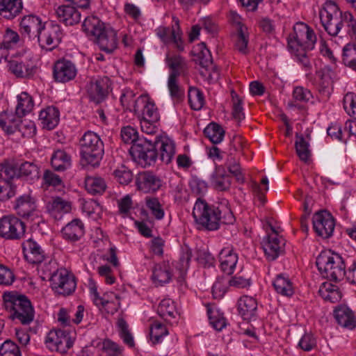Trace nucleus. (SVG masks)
Wrapping results in <instances>:
<instances>
[{
  "label": "nucleus",
  "mask_w": 356,
  "mask_h": 356,
  "mask_svg": "<svg viewBox=\"0 0 356 356\" xmlns=\"http://www.w3.org/2000/svg\"><path fill=\"white\" fill-rule=\"evenodd\" d=\"M39 120L44 128L47 129H54L60 120V112L54 106H47L40 112Z\"/></svg>",
  "instance_id": "nucleus-32"
},
{
  "label": "nucleus",
  "mask_w": 356,
  "mask_h": 356,
  "mask_svg": "<svg viewBox=\"0 0 356 356\" xmlns=\"http://www.w3.org/2000/svg\"><path fill=\"white\" fill-rule=\"evenodd\" d=\"M204 133L210 141L215 144L221 143L225 136L223 129L219 124L213 122L206 127Z\"/></svg>",
  "instance_id": "nucleus-44"
},
{
  "label": "nucleus",
  "mask_w": 356,
  "mask_h": 356,
  "mask_svg": "<svg viewBox=\"0 0 356 356\" xmlns=\"http://www.w3.org/2000/svg\"><path fill=\"white\" fill-rule=\"evenodd\" d=\"M284 239L276 234L268 236L264 238L262 247L268 259L275 260L283 250Z\"/></svg>",
  "instance_id": "nucleus-22"
},
{
  "label": "nucleus",
  "mask_w": 356,
  "mask_h": 356,
  "mask_svg": "<svg viewBox=\"0 0 356 356\" xmlns=\"http://www.w3.org/2000/svg\"><path fill=\"white\" fill-rule=\"evenodd\" d=\"M339 14V8L334 0H326L320 10L321 24L331 36L337 35L342 28Z\"/></svg>",
  "instance_id": "nucleus-7"
},
{
  "label": "nucleus",
  "mask_w": 356,
  "mask_h": 356,
  "mask_svg": "<svg viewBox=\"0 0 356 356\" xmlns=\"http://www.w3.org/2000/svg\"><path fill=\"white\" fill-rule=\"evenodd\" d=\"M343 104L346 112L356 119V95L353 92L347 93L343 97Z\"/></svg>",
  "instance_id": "nucleus-62"
},
{
  "label": "nucleus",
  "mask_w": 356,
  "mask_h": 356,
  "mask_svg": "<svg viewBox=\"0 0 356 356\" xmlns=\"http://www.w3.org/2000/svg\"><path fill=\"white\" fill-rule=\"evenodd\" d=\"M238 254L231 247H227L221 250L219 253V262L221 270L231 275L234 273L238 262Z\"/></svg>",
  "instance_id": "nucleus-25"
},
{
  "label": "nucleus",
  "mask_w": 356,
  "mask_h": 356,
  "mask_svg": "<svg viewBox=\"0 0 356 356\" xmlns=\"http://www.w3.org/2000/svg\"><path fill=\"white\" fill-rule=\"evenodd\" d=\"M83 159L92 166L98 165L104 154V146L100 136L95 132L88 131L81 140Z\"/></svg>",
  "instance_id": "nucleus-5"
},
{
  "label": "nucleus",
  "mask_w": 356,
  "mask_h": 356,
  "mask_svg": "<svg viewBox=\"0 0 356 356\" xmlns=\"http://www.w3.org/2000/svg\"><path fill=\"white\" fill-rule=\"evenodd\" d=\"M172 278V273L168 264L162 263L155 265L153 268L152 280L156 285L168 283Z\"/></svg>",
  "instance_id": "nucleus-35"
},
{
  "label": "nucleus",
  "mask_w": 356,
  "mask_h": 356,
  "mask_svg": "<svg viewBox=\"0 0 356 356\" xmlns=\"http://www.w3.org/2000/svg\"><path fill=\"white\" fill-rule=\"evenodd\" d=\"M188 103L192 109L200 110L204 104V97L202 92L196 88H190L188 93Z\"/></svg>",
  "instance_id": "nucleus-51"
},
{
  "label": "nucleus",
  "mask_w": 356,
  "mask_h": 356,
  "mask_svg": "<svg viewBox=\"0 0 356 356\" xmlns=\"http://www.w3.org/2000/svg\"><path fill=\"white\" fill-rule=\"evenodd\" d=\"M19 174L21 176L29 177L31 179L39 177L38 166L32 162H23L19 165Z\"/></svg>",
  "instance_id": "nucleus-56"
},
{
  "label": "nucleus",
  "mask_w": 356,
  "mask_h": 356,
  "mask_svg": "<svg viewBox=\"0 0 356 356\" xmlns=\"http://www.w3.org/2000/svg\"><path fill=\"white\" fill-rule=\"evenodd\" d=\"M15 209L17 214L24 218L33 220L40 215L36 200L30 194H24L18 197L15 201Z\"/></svg>",
  "instance_id": "nucleus-14"
},
{
  "label": "nucleus",
  "mask_w": 356,
  "mask_h": 356,
  "mask_svg": "<svg viewBox=\"0 0 356 356\" xmlns=\"http://www.w3.org/2000/svg\"><path fill=\"white\" fill-rule=\"evenodd\" d=\"M64 34L60 26L58 24H51L44 27L39 34V38L35 42L45 43L46 44H58L63 42Z\"/></svg>",
  "instance_id": "nucleus-27"
},
{
  "label": "nucleus",
  "mask_w": 356,
  "mask_h": 356,
  "mask_svg": "<svg viewBox=\"0 0 356 356\" xmlns=\"http://www.w3.org/2000/svg\"><path fill=\"white\" fill-rule=\"evenodd\" d=\"M96 346L104 351L107 356H122V348L110 339L99 341Z\"/></svg>",
  "instance_id": "nucleus-49"
},
{
  "label": "nucleus",
  "mask_w": 356,
  "mask_h": 356,
  "mask_svg": "<svg viewBox=\"0 0 356 356\" xmlns=\"http://www.w3.org/2000/svg\"><path fill=\"white\" fill-rule=\"evenodd\" d=\"M232 98L233 103V117L238 122H240L245 118L242 99L234 91L232 92Z\"/></svg>",
  "instance_id": "nucleus-57"
},
{
  "label": "nucleus",
  "mask_w": 356,
  "mask_h": 356,
  "mask_svg": "<svg viewBox=\"0 0 356 356\" xmlns=\"http://www.w3.org/2000/svg\"><path fill=\"white\" fill-rule=\"evenodd\" d=\"M159 158L164 163H170L176 154L175 141L168 136H161L157 141Z\"/></svg>",
  "instance_id": "nucleus-26"
},
{
  "label": "nucleus",
  "mask_w": 356,
  "mask_h": 356,
  "mask_svg": "<svg viewBox=\"0 0 356 356\" xmlns=\"http://www.w3.org/2000/svg\"><path fill=\"white\" fill-rule=\"evenodd\" d=\"M320 296L326 301L336 302L341 298V292L337 285L330 282H324L319 289Z\"/></svg>",
  "instance_id": "nucleus-42"
},
{
  "label": "nucleus",
  "mask_w": 356,
  "mask_h": 356,
  "mask_svg": "<svg viewBox=\"0 0 356 356\" xmlns=\"http://www.w3.org/2000/svg\"><path fill=\"white\" fill-rule=\"evenodd\" d=\"M334 317L337 323L342 327L353 329L356 321L353 312L345 305H340L334 310Z\"/></svg>",
  "instance_id": "nucleus-33"
},
{
  "label": "nucleus",
  "mask_w": 356,
  "mask_h": 356,
  "mask_svg": "<svg viewBox=\"0 0 356 356\" xmlns=\"http://www.w3.org/2000/svg\"><path fill=\"white\" fill-rule=\"evenodd\" d=\"M34 107L32 97L26 92H22L17 96L15 113L18 117H22L31 113Z\"/></svg>",
  "instance_id": "nucleus-39"
},
{
  "label": "nucleus",
  "mask_w": 356,
  "mask_h": 356,
  "mask_svg": "<svg viewBox=\"0 0 356 356\" xmlns=\"http://www.w3.org/2000/svg\"><path fill=\"white\" fill-rule=\"evenodd\" d=\"M207 312L211 326L218 331L222 330L227 324L223 314L216 307L209 308Z\"/></svg>",
  "instance_id": "nucleus-48"
},
{
  "label": "nucleus",
  "mask_w": 356,
  "mask_h": 356,
  "mask_svg": "<svg viewBox=\"0 0 356 356\" xmlns=\"http://www.w3.org/2000/svg\"><path fill=\"white\" fill-rule=\"evenodd\" d=\"M136 185L139 191L147 193L159 190L161 186V181L154 174L145 172L138 175Z\"/></svg>",
  "instance_id": "nucleus-24"
},
{
  "label": "nucleus",
  "mask_w": 356,
  "mask_h": 356,
  "mask_svg": "<svg viewBox=\"0 0 356 356\" xmlns=\"http://www.w3.org/2000/svg\"><path fill=\"white\" fill-rule=\"evenodd\" d=\"M77 74L75 65L70 60L61 59L54 65L53 76L56 82L66 83L74 79Z\"/></svg>",
  "instance_id": "nucleus-19"
},
{
  "label": "nucleus",
  "mask_w": 356,
  "mask_h": 356,
  "mask_svg": "<svg viewBox=\"0 0 356 356\" xmlns=\"http://www.w3.org/2000/svg\"><path fill=\"white\" fill-rule=\"evenodd\" d=\"M312 221L314 229L318 236L326 238L332 234L334 222L329 212L322 211L316 213L313 216Z\"/></svg>",
  "instance_id": "nucleus-15"
},
{
  "label": "nucleus",
  "mask_w": 356,
  "mask_h": 356,
  "mask_svg": "<svg viewBox=\"0 0 356 356\" xmlns=\"http://www.w3.org/2000/svg\"><path fill=\"white\" fill-rule=\"evenodd\" d=\"M43 182L47 186H51L58 190L63 188V181L60 177L50 170H46L43 175Z\"/></svg>",
  "instance_id": "nucleus-61"
},
{
  "label": "nucleus",
  "mask_w": 356,
  "mask_h": 356,
  "mask_svg": "<svg viewBox=\"0 0 356 356\" xmlns=\"http://www.w3.org/2000/svg\"><path fill=\"white\" fill-rule=\"evenodd\" d=\"M229 20L236 26L238 38L243 44H248L249 40L247 35V28L243 25L241 16L234 11H231Z\"/></svg>",
  "instance_id": "nucleus-53"
},
{
  "label": "nucleus",
  "mask_w": 356,
  "mask_h": 356,
  "mask_svg": "<svg viewBox=\"0 0 356 356\" xmlns=\"http://www.w3.org/2000/svg\"><path fill=\"white\" fill-rule=\"evenodd\" d=\"M316 346V339L313 334L305 332L300 339L297 347L304 351H311Z\"/></svg>",
  "instance_id": "nucleus-58"
},
{
  "label": "nucleus",
  "mask_w": 356,
  "mask_h": 356,
  "mask_svg": "<svg viewBox=\"0 0 356 356\" xmlns=\"http://www.w3.org/2000/svg\"><path fill=\"white\" fill-rule=\"evenodd\" d=\"M158 314L170 323H173L179 316V310L175 301L170 298L163 299L157 308Z\"/></svg>",
  "instance_id": "nucleus-31"
},
{
  "label": "nucleus",
  "mask_w": 356,
  "mask_h": 356,
  "mask_svg": "<svg viewBox=\"0 0 356 356\" xmlns=\"http://www.w3.org/2000/svg\"><path fill=\"white\" fill-rule=\"evenodd\" d=\"M129 152L133 159L143 167L151 165L156 161V149L146 138L138 140L131 147Z\"/></svg>",
  "instance_id": "nucleus-9"
},
{
  "label": "nucleus",
  "mask_w": 356,
  "mask_h": 356,
  "mask_svg": "<svg viewBox=\"0 0 356 356\" xmlns=\"http://www.w3.org/2000/svg\"><path fill=\"white\" fill-rule=\"evenodd\" d=\"M342 51L345 64L356 70V46H344Z\"/></svg>",
  "instance_id": "nucleus-60"
},
{
  "label": "nucleus",
  "mask_w": 356,
  "mask_h": 356,
  "mask_svg": "<svg viewBox=\"0 0 356 356\" xmlns=\"http://www.w3.org/2000/svg\"><path fill=\"white\" fill-rule=\"evenodd\" d=\"M90 298L97 307H102L108 312L113 313L118 311L120 306L118 297L113 292H107L101 296L97 291L95 282H90L88 286Z\"/></svg>",
  "instance_id": "nucleus-11"
},
{
  "label": "nucleus",
  "mask_w": 356,
  "mask_h": 356,
  "mask_svg": "<svg viewBox=\"0 0 356 356\" xmlns=\"http://www.w3.org/2000/svg\"><path fill=\"white\" fill-rule=\"evenodd\" d=\"M316 266L321 275L327 279L339 281L345 276L343 258L330 250L322 252L316 259Z\"/></svg>",
  "instance_id": "nucleus-3"
},
{
  "label": "nucleus",
  "mask_w": 356,
  "mask_h": 356,
  "mask_svg": "<svg viewBox=\"0 0 356 356\" xmlns=\"http://www.w3.org/2000/svg\"><path fill=\"white\" fill-rule=\"evenodd\" d=\"M44 27L40 18L33 15L24 16L20 22L22 33L27 35L31 42H36L35 40L39 38V34Z\"/></svg>",
  "instance_id": "nucleus-20"
},
{
  "label": "nucleus",
  "mask_w": 356,
  "mask_h": 356,
  "mask_svg": "<svg viewBox=\"0 0 356 356\" xmlns=\"http://www.w3.org/2000/svg\"><path fill=\"white\" fill-rule=\"evenodd\" d=\"M71 156L65 150L58 149L53 152L51 156V165L57 171H64L70 168Z\"/></svg>",
  "instance_id": "nucleus-34"
},
{
  "label": "nucleus",
  "mask_w": 356,
  "mask_h": 356,
  "mask_svg": "<svg viewBox=\"0 0 356 356\" xmlns=\"http://www.w3.org/2000/svg\"><path fill=\"white\" fill-rule=\"evenodd\" d=\"M296 152L299 158L303 161H307L311 156L309 145L307 141L302 136H298L296 141Z\"/></svg>",
  "instance_id": "nucleus-54"
},
{
  "label": "nucleus",
  "mask_w": 356,
  "mask_h": 356,
  "mask_svg": "<svg viewBox=\"0 0 356 356\" xmlns=\"http://www.w3.org/2000/svg\"><path fill=\"white\" fill-rule=\"evenodd\" d=\"M56 13L58 19L67 26H72L81 20V13L71 6H60Z\"/></svg>",
  "instance_id": "nucleus-30"
},
{
  "label": "nucleus",
  "mask_w": 356,
  "mask_h": 356,
  "mask_svg": "<svg viewBox=\"0 0 356 356\" xmlns=\"http://www.w3.org/2000/svg\"><path fill=\"white\" fill-rule=\"evenodd\" d=\"M238 310L244 320L250 321L257 315V302L252 296H243L238 301Z\"/></svg>",
  "instance_id": "nucleus-28"
},
{
  "label": "nucleus",
  "mask_w": 356,
  "mask_h": 356,
  "mask_svg": "<svg viewBox=\"0 0 356 356\" xmlns=\"http://www.w3.org/2000/svg\"><path fill=\"white\" fill-rule=\"evenodd\" d=\"M75 333L69 330L54 329L45 337L46 346L51 351L66 352L74 343Z\"/></svg>",
  "instance_id": "nucleus-10"
},
{
  "label": "nucleus",
  "mask_w": 356,
  "mask_h": 356,
  "mask_svg": "<svg viewBox=\"0 0 356 356\" xmlns=\"http://www.w3.org/2000/svg\"><path fill=\"white\" fill-rule=\"evenodd\" d=\"M83 29L88 35L92 36L99 42L106 40L114 44L118 42L117 32L96 17H86L83 23Z\"/></svg>",
  "instance_id": "nucleus-6"
},
{
  "label": "nucleus",
  "mask_w": 356,
  "mask_h": 356,
  "mask_svg": "<svg viewBox=\"0 0 356 356\" xmlns=\"http://www.w3.org/2000/svg\"><path fill=\"white\" fill-rule=\"evenodd\" d=\"M111 89V81L107 76L97 77L91 80L88 86L90 99L95 103L102 102Z\"/></svg>",
  "instance_id": "nucleus-17"
},
{
  "label": "nucleus",
  "mask_w": 356,
  "mask_h": 356,
  "mask_svg": "<svg viewBox=\"0 0 356 356\" xmlns=\"http://www.w3.org/2000/svg\"><path fill=\"white\" fill-rule=\"evenodd\" d=\"M133 90L129 88L122 90L120 95V102L126 109L135 113L138 108V97Z\"/></svg>",
  "instance_id": "nucleus-45"
},
{
  "label": "nucleus",
  "mask_w": 356,
  "mask_h": 356,
  "mask_svg": "<svg viewBox=\"0 0 356 356\" xmlns=\"http://www.w3.org/2000/svg\"><path fill=\"white\" fill-rule=\"evenodd\" d=\"M166 63L171 69L168 81V88L172 98L179 99L183 95V90L178 83V77L180 70L185 65V62L179 55L169 52L165 58Z\"/></svg>",
  "instance_id": "nucleus-8"
},
{
  "label": "nucleus",
  "mask_w": 356,
  "mask_h": 356,
  "mask_svg": "<svg viewBox=\"0 0 356 356\" xmlns=\"http://www.w3.org/2000/svg\"><path fill=\"white\" fill-rule=\"evenodd\" d=\"M20 117L12 112L4 111L0 113V127L8 134L15 132L19 127Z\"/></svg>",
  "instance_id": "nucleus-38"
},
{
  "label": "nucleus",
  "mask_w": 356,
  "mask_h": 356,
  "mask_svg": "<svg viewBox=\"0 0 356 356\" xmlns=\"http://www.w3.org/2000/svg\"><path fill=\"white\" fill-rule=\"evenodd\" d=\"M192 215L197 225L208 230L218 229L220 222L232 224L234 221V216L228 207L222 204L220 207L209 206L200 198L196 200Z\"/></svg>",
  "instance_id": "nucleus-1"
},
{
  "label": "nucleus",
  "mask_w": 356,
  "mask_h": 356,
  "mask_svg": "<svg viewBox=\"0 0 356 356\" xmlns=\"http://www.w3.org/2000/svg\"><path fill=\"white\" fill-rule=\"evenodd\" d=\"M146 207L150 211L152 215L157 220H161L164 217V210L158 198L146 197L145 199Z\"/></svg>",
  "instance_id": "nucleus-52"
},
{
  "label": "nucleus",
  "mask_w": 356,
  "mask_h": 356,
  "mask_svg": "<svg viewBox=\"0 0 356 356\" xmlns=\"http://www.w3.org/2000/svg\"><path fill=\"white\" fill-rule=\"evenodd\" d=\"M156 35L164 43H173L179 44L182 43V32L179 26V20L177 17H172L171 27L160 26L156 30Z\"/></svg>",
  "instance_id": "nucleus-16"
},
{
  "label": "nucleus",
  "mask_w": 356,
  "mask_h": 356,
  "mask_svg": "<svg viewBox=\"0 0 356 356\" xmlns=\"http://www.w3.org/2000/svg\"><path fill=\"white\" fill-rule=\"evenodd\" d=\"M137 107L135 114L140 120L141 131L149 135L156 134L161 116L154 101L147 95H140Z\"/></svg>",
  "instance_id": "nucleus-2"
},
{
  "label": "nucleus",
  "mask_w": 356,
  "mask_h": 356,
  "mask_svg": "<svg viewBox=\"0 0 356 356\" xmlns=\"http://www.w3.org/2000/svg\"><path fill=\"white\" fill-rule=\"evenodd\" d=\"M3 174L7 175V168L0 174V201L1 202L9 200L15 194V189L11 179L4 177Z\"/></svg>",
  "instance_id": "nucleus-41"
},
{
  "label": "nucleus",
  "mask_w": 356,
  "mask_h": 356,
  "mask_svg": "<svg viewBox=\"0 0 356 356\" xmlns=\"http://www.w3.org/2000/svg\"><path fill=\"white\" fill-rule=\"evenodd\" d=\"M25 232L24 224L17 217L3 216L0 219V236L6 239L19 238Z\"/></svg>",
  "instance_id": "nucleus-13"
},
{
  "label": "nucleus",
  "mask_w": 356,
  "mask_h": 356,
  "mask_svg": "<svg viewBox=\"0 0 356 356\" xmlns=\"http://www.w3.org/2000/svg\"><path fill=\"white\" fill-rule=\"evenodd\" d=\"M85 186L86 190L91 194H101L106 188V183L103 179L97 177H88L86 179Z\"/></svg>",
  "instance_id": "nucleus-47"
},
{
  "label": "nucleus",
  "mask_w": 356,
  "mask_h": 356,
  "mask_svg": "<svg viewBox=\"0 0 356 356\" xmlns=\"http://www.w3.org/2000/svg\"><path fill=\"white\" fill-rule=\"evenodd\" d=\"M6 307L13 309V318L23 325H29L34 319V309L31 302L24 296H17L12 292H5L3 295Z\"/></svg>",
  "instance_id": "nucleus-4"
},
{
  "label": "nucleus",
  "mask_w": 356,
  "mask_h": 356,
  "mask_svg": "<svg viewBox=\"0 0 356 356\" xmlns=\"http://www.w3.org/2000/svg\"><path fill=\"white\" fill-rule=\"evenodd\" d=\"M168 334V331L165 326L159 322L154 321L150 327V339L153 343H159L162 341L163 337Z\"/></svg>",
  "instance_id": "nucleus-50"
},
{
  "label": "nucleus",
  "mask_w": 356,
  "mask_h": 356,
  "mask_svg": "<svg viewBox=\"0 0 356 356\" xmlns=\"http://www.w3.org/2000/svg\"><path fill=\"white\" fill-rule=\"evenodd\" d=\"M191 53L193 60L202 68H207L211 65V54L207 46H193Z\"/></svg>",
  "instance_id": "nucleus-40"
},
{
  "label": "nucleus",
  "mask_w": 356,
  "mask_h": 356,
  "mask_svg": "<svg viewBox=\"0 0 356 356\" xmlns=\"http://www.w3.org/2000/svg\"><path fill=\"white\" fill-rule=\"evenodd\" d=\"M318 76L321 79V85L324 91L329 94L332 90L334 80L337 78L334 70L330 66H325L318 72Z\"/></svg>",
  "instance_id": "nucleus-43"
},
{
  "label": "nucleus",
  "mask_w": 356,
  "mask_h": 356,
  "mask_svg": "<svg viewBox=\"0 0 356 356\" xmlns=\"http://www.w3.org/2000/svg\"><path fill=\"white\" fill-rule=\"evenodd\" d=\"M121 138L125 143L132 144V145L140 139L138 138L137 130L130 126L124 127L122 129Z\"/></svg>",
  "instance_id": "nucleus-63"
},
{
  "label": "nucleus",
  "mask_w": 356,
  "mask_h": 356,
  "mask_svg": "<svg viewBox=\"0 0 356 356\" xmlns=\"http://www.w3.org/2000/svg\"><path fill=\"white\" fill-rule=\"evenodd\" d=\"M0 356H21V351L16 343L6 340L0 346Z\"/></svg>",
  "instance_id": "nucleus-59"
},
{
  "label": "nucleus",
  "mask_w": 356,
  "mask_h": 356,
  "mask_svg": "<svg viewBox=\"0 0 356 356\" xmlns=\"http://www.w3.org/2000/svg\"><path fill=\"white\" fill-rule=\"evenodd\" d=\"M24 259L31 264H40L45 259L40 245L32 238L25 240L22 245Z\"/></svg>",
  "instance_id": "nucleus-21"
},
{
  "label": "nucleus",
  "mask_w": 356,
  "mask_h": 356,
  "mask_svg": "<svg viewBox=\"0 0 356 356\" xmlns=\"http://www.w3.org/2000/svg\"><path fill=\"white\" fill-rule=\"evenodd\" d=\"M314 44L316 36L314 31L303 22H298L293 26V32L289 37L288 44Z\"/></svg>",
  "instance_id": "nucleus-18"
},
{
  "label": "nucleus",
  "mask_w": 356,
  "mask_h": 356,
  "mask_svg": "<svg viewBox=\"0 0 356 356\" xmlns=\"http://www.w3.org/2000/svg\"><path fill=\"white\" fill-rule=\"evenodd\" d=\"M72 209V202L60 197H55L47 204L48 213L56 220L62 219L65 214L71 212Z\"/></svg>",
  "instance_id": "nucleus-23"
},
{
  "label": "nucleus",
  "mask_w": 356,
  "mask_h": 356,
  "mask_svg": "<svg viewBox=\"0 0 356 356\" xmlns=\"http://www.w3.org/2000/svg\"><path fill=\"white\" fill-rule=\"evenodd\" d=\"M84 225L78 218L73 219L61 230L63 236L70 241H79L84 235Z\"/></svg>",
  "instance_id": "nucleus-29"
},
{
  "label": "nucleus",
  "mask_w": 356,
  "mask_h": 356,
  "mask_svg": "<svg viewBox=\"0 0 356 356\" xmlns=\"http://www.w3.org/2000/svg\"><path fill=\"white\" fill-rule=\"evenodd\" d=\"M273 286L275 291L283 296L289 297L294 293L293 283L288 276L283 274L276 276L273 281Z\"/></svg>",
  "instance_id": "nucleus-37"
},
{
  "label": "nucleus",
  "mask_w": 356,
  "mask_h": 356,
  "mask_svg": "<svg viewBox=\"0 0 356 356\" xmlns=\"http://www.w3.org/2000/svg\"><path fill=\"white\" fill-rule=\"evenodd\" d=\"M82 211L93 220L99 218L103 212L102 206L94 200L84 201L82 204Z\"/></svg>",
  "instance_id": "nucleus-46"
},
{
  "label": "nucleus",
  "mask_w": 356,
  "mask_h": 356,
  "mask_svg": "<svg viewBox=\"0 0 356 356\" xmlns=\"http://www.w3.org/2000/svg\"><path fill=\"white\" fill-rule=\"evenodd\" d=\"M51 282L52 289L64 296L70 294L76 288L73 276L65 268L57 270L51 276Z\"/></svg>",
  "instance_id": "nucleus-12"
},
{
  "label": "nucleus",
  "mask_w": 356,
  "mask_h": 356,
  "mask_svg": "<svg viewBox=\"0 0 356 356\" xmlns=\"http://www.w3.org/2000/svg\"><path fill=\"white\" fill-rule=\"evenodd\" d=\"M287 51L294 59L306 64L307 51L313 49L312 46H286Z\"/></svg>",
  "instance_id": "nucleus-55"
},
{
  "label": "nucleus",
  "mask_w": 356,
  "mask_h": 356,
  "mask_svg": "<svg viewBox=\"0 0 356 356\" xmlns=\"http://www.w3.org/2000/svg\"><path fill=\"white\" fill-rule=\"evenodd\" d=\"M341 20H343L348 23L349 28V34L352 40L356 42V20L355 19L353 14L350 12L346 11L339 14Z\"/></svg>",
  "instance_id": "nucleus-64"
},
{
  "label": "nucleus",
  "mask_w": 356,
  "mask_h": 356,
  "mask_svg": "<svg viewBox=\"0 0 356 356\" xmlns=\"http://www.w3.org/2000/svg\"><path fill=\"white\" fill-rule=\"evenodd\" d=\"M22 9L21 0H0V15L6 19L15 17Z\"/></svg>",
  "instance_id": "nucleus-36"
}]
</instances>
